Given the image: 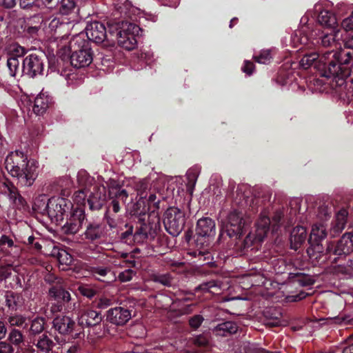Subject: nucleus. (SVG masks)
Segmentation results:
<instances>
[{"label":"nucleus","mask_w":353,"mask_h":353,"mask_svg":"<svg viewBox=\"0 0 353 353\" xmlns=\"http://www.w3.org/2000/svg\"><path fill=\"white\" fill-rule=\"evenodd\" d=\"M270 217L261 214L256 223L254 233L250 232L245 239L242 236L247 231L248 222L242 211L234 210L221 222V233L219 239L225 232L230 238L235 239L234 249L239 254H244L254 243H261L269 232Z\"/></svg>","instance_id":"1"},{"label":"nucleus","mask_w":353,"mask_h":353,"mask_svg":"<svg viewBox=\"0 0 353 353\" xmlns=\"http://www.w3.org/2000/svg\"><path fill=\"white\" fill-rule=\"evenodd\" d=\"M301 56L300 66L305 70L314 66L321 77L344 78L352 72L350 63L353 59V48L349 50L327 51L321 56L316 52L308 51Z\"/></svg>","instance_id":"2"},{"label":"nucleus","mask_w":353,"mask_h":353,"mask_svg":"<svg viewBox=\"0 0 353 353\" xmlns=\"http://www.w3.org/2000/svg\"><path fill=\"white\" fill-rule=\"evenodd\" d=\"M327 230L323 224H314L308 239L310 245L307 253L310 259L319 264L332 260V256H336L332 263H336L337 259L345 257L353 252V234H344L337 241L326 243L325 246L322 241L327 236Z\"/></svg>","instance_id":"3"},{"label":"nucleus","mask_w":353,"mask_h":353,"mask_svg":"<svg viewBox=\"0 0 353 353\" xmlns=\"http://www.w3.org/2000/svg\"><path fill=\"white\" fill-rule=\"evenodd\" d=\"M5 168L21 186H31L38 175L37 163L28 160L27 154L20 150L11 152L6 157Z\"/></svg>","instance_id":"4"},{"label":"nucleus","mask_w":353,"mask_h":353,"mask_svg":"<svg viewBox=\"0 0 353 353\" xmlns=\"http://www.w3.org/2000/svg\"><path fill=\"white\" fill-rule=\"evenodd\" d=\"M215 235L214 220L210 217H202L197 221L194 238L198 250L193 252V254L199 258V261L209 263L211 253L208 252V249Z\"/></svg>","instance_id":"5"},{"label":"nucleus","mask_w":353,"mask_h":353,"mask_svg":"<svg viewBox=\"0 0 353 353\" xmlns=\"http://www.w3.org/2000/svg\"><path fill=\"white\" fill-rule=\"evenodd\" d=\"M127 230L121 232L120 239L122 242L132 245L133 243H142L147 239H154L158 230H159V223L156 217L149 224H143L141 226H137L135 232H133L132 225L125 224Z\"/></svg>","instance_id":"6"},{"label":"nucleus","mask_w":353,"mask_h":353,"mask_svg":"<svg viewBox=\"0 0 353 353\" xmlns=\"http://www.w3.org/2000/svg\"><path fill=\"white\" fill-rule=\"evenodd\" d=\"M48 296L52 301L50 310L53 314L58 312L65 313L72 308L70 293L61 285H52L49 288Z\"/></svg>","instance_id":"7"},{"label":"nucleus","mask_w":353,"mask_h":353,"mask_svg":"<svg viewBox=\"0 0 353 353\" xmlns=\"http://www.w3.org/2000/svg\"><path fill=\"white\" fill-rule=\"evenodd\" d=\"M163 224L166 231L172 236H177L185 224L184 211L176 207L168 208L163 214Z\"/></svg>","instance_id":"8"},{"label":"nucleus","mask_w":353,"mask_h":353,"mask_svg":"<svg viewBox=\"0 0 353 353\" xmlns=\"http://www.w3.org/2000/svg\"><path fill=\"white\" fill-rule=\"evenodd\" d=\"M86 196H88L87 203L89 209L91 211L99 210L105 205L107 201L105 187L94 185L88 195H87L85 190H79L77 192L75 201L77 203L82 201L84 203Z\"/></svg>","instance_id":"9"},{"label":"nucleus","mask_w":353,"mask_h":353,"mask_svg":"<svg viewBox=\"0 0 353 353\" xmlns=\"http://www.w3.org/2000/svg\"><path fill=\"white\" fill-rule=\"evenodd\" d=\"M73 210L72 203L68 199L53 196L50 199V210L48 217L52 223L61 225L67 216Z\"/></svg>","instance_id":"10"},{"label":"nucleus","mask_w":353,"mask_h":353,"mask_svg":"<svg viewBox=\"0 0 353 353\" xmlns=\"http://www.w3.org/2000/svg\"><path fill=\"white\" fill-rule=\"evenodd\" d=\"M128 196V191H121L117 196H108L110 202L106 207L104 218L110 228H117L119 223L117 215L122 211Z\"/></svg>","instance_id":"11"},{"label":"nucleus","mask_w":353,"mask_h":353,"mask_svg":"<svg viewBox=\"0 0 353 353\" xmlns=\"http://www.w3.org/2000/svg\"><path fill=\"white\" fill-rule=\"evenodd\" d=\"M46 56L32 53L26 56L22 62L21 75L28 78H36L43 74Z\"/></svg>","instance_id":"12"},{"label":"nucleus","mask_w":353,"mask_h":353,"mask_svg":"<svg viewBox=\"0 0 353 353\" xmlns=\"http://www.w3.org/2000/svg\"><path fill=\"white\" fill-rule=\"evenodd\" d=\"M85 222L87 219L85 210L81 208H73L69 216L65 218L64 222L59 225L63 234L74 235L82 228Z\"/></svg>","instance_id":"13"},{"label":"nucleus","mask_w":353,"mask_h":353,"mask_svg":"<svg viewBox=\"0 0 353 353\" xmlns=\"http://www.w3.org/2000/svg\"><path fill=\"white\" fill-rule=\"evenodd\" d=\"M150 210L148 207L146 203V194L144 192L140 193V197L134 203L130 208V214L132 219L137 223H139L140 226L143 224H149L154 219H149L146 221V217H148V212Z\"/></svg>","instance_id":"14"},{"label":"nucleus","mask_w":353,"mask_h":353,"mask_svg":"<svg viewBox=\"0 0 353 353\" xmlns=\"http://www.w3.org/2000/svg\"><path fill=\"white\" fill-rule=\"evenodd\" d=\"M105 319L103 321V326L111 323L116 326L125 325L132 318L131 310L123 307H115L109 309L105 315Z\"/></svg>","instance_id":"15"},{"label":"nucleus","mask_w":353,"mask_h":353,"mask_svg":"<svg viewBox=\"0 0 353 353\" xmlns=\"http://www.w3.org/2000/svg\"><path fill=\"white\" fill-rule=\"evenodd\" d=\"M87 39L96 44L107 42L108 32L104 23L93 21L87 24L85 28Z\"/></svg>","instance_id":"16"},{"label":"nucleus","mask_w":353,"mask_h":353,"mask_svg":"<svg viewBox=\"0 0 353 353\" xmlns=\"http://www.w3.org/2000/svg\"><path fill=\"white\" fill-rule=\"evenodd\" d=\"M83 239L91 243L98 242L105 234V225L96 221L85 222Z\"/></svg>","instance_id":"17"},{"label":"nucleus","mask_w":353,"mask_h":353,"mask_svg":"<svg viewBox=\"0 0 353 353\" xmlns=\"http://www.w3.org/2000/svg\"><path fill=\"white\" fill-rule=\"evenodd\" d=\"M75 327V321L66 315L58 314L52 321V328L61 335L70 334L74 330Z\"/></svg>","instance_id":"18"},{"label":"nucleus","mask_w":353,"mask_h":353,"mask_svg":"<svg viewBox=\"0 0 353 353\" xmlns=\"http://www.w3.org/2000/svg\"><path fill=\"white\" fill-rule=\"evenodd\" d=\"M327 32L318 31L312 32L310 39H312V43L314 45H321L323 47H328L334 43L339 34L337 28H327Z\"/></svg>","instance_id":"19"},{"label":"nucleus","mask_w":353,"mask_h":353,"mask_svg":"<svg viewBox=\"0 0 353 353\" xmlns=\"http://www.w3.org/2000/svg\"><path fill=\"white\" fill-rule=\"evenodd\" d=\"M105 315L103 316L100 312L87 309L79 317L78 323L82 327H92L100 325Z\"/></svg>","instance_id":"20"},{"label":"nucleus","mask_w":353,"mask_h":353,"mask_svg":"<svg viewBox=\"0 0 353 353\" xmlns=\"http://www.w3.org/2000/svg\"><path fill=\"white\" fill-rule=\"evenodd\" d=\"M89 272L98 281L110 284L116 280V276L110 266L93 265L89 267Z\"/></svg>","instance_id":"21"},{"label":"nucleus","mask_w":353,"mask_h":353,"mask_svg":"<svg viewBox=\"0 0 353 353\" xmlns=\"http://www.w3.org/2000/svg\"><path fill=\"white\" fill-rule=\"evenodd\" d=\"M130 28H132V29H137L136 24L128 23L124 21L109 23L108 30H107L108 32L107 44L114 45L116 41L118 39V37L121 35V32H123V30H126Z\"/></svg>","instance_id":"22"},{"label":"nucleus","mask_w":353,"mask_h":353,"mask_svg":"<svg viewBox=\"0 0 353 353\" xmlns=\"http://www.w3.org/2000/svg\"><path fill=\"white\" fill-rule=\"evenodd\" d=\"M136 28L137 29L130 28L123 30V32H121V35L119 36L118 39L116 41L118 46L127 50L134 49L137 43L136 35L140 30L139 27L137 25Z\"/></svg>","instance_id":"23"},{"label":"nucleus","mask_w":353,"mask_h":353,"mask_svg":"<svg viewBox=\"0 0 353 353\" xmlns=\"http://www.w3.org/2000/svg\"><path fill=\"white\" fill-rule=\"evenodd\" d=\"M3 186L4 192L8 195L10 200L14 206L18 210H25L27 204L26 201L20 194L17 188L8 179L3 183Z\"/></svg>","instance_id":"24"},{"label":"nucleus","mask_w":353,"mask_h":353,"mask_svg":"<svg viewBox=\"0 0 353 353\" xmlns=\"http://www.w3.org/2000/svg\"><path fill=\"white\" fill-rule=\"evenodd\" d=\"M350 66L352 69V74L344 78H341L339 77H332L336 79V83L340 85V88L339 92H340V96L341 98H346L347 100L353 101V58L351 60V63H350Z\"/></svg>","instance_id":"25"},{"label":"nucleus","mask_w":353,"mask_h":353,"mask_svg":"<svg viewBox=\"0 0 353 353\" xmlns=\"http://www.w3.org/2000/svg\"><path fill=\"white\" fill-rule=\"evenodd\" d=\"M70 53L85 52H92L91 41L84 38L83 34H77L72 37L69 42Z\"/></svg>","instance_id":"26"},{"label":"nucleus","mask_w":353,"mask_h":353,"mask_svg":"<svg viewBox=\"0 0 353 353\" xmlns=\"http://www.w3.org/2000/svg\"><path fill=\"white\" fill-rule=\"evenodd\" d=\"M94 52H78L70 53V64L75 68L88 67L93 61Z\"/></svg>","instance_id":"27"},{"label":"nucleus","mask_w":353,"mask_h":353,"mask_svg":"<svg viewBox=\"0 0 353 353\" xmlns=\"http://www.w3.org/2000/svg\"><path fill=\"white\" fill-rule=\"evenodd\" d=\"M307 231L305 227L296 226L294 228L290 236V248L295 251L305 242Z\"/></svg>","instance_id":"28"},{"label":"nucleus","mask_w":353,"mask_h":353,"mask_svg":"<svg viewBox=\"0 0 353 353\" xmlns=\"http://www.w3.org/2000/svg\"><path fill=\"white\" fill-rule=\"evenodd\" d=\"M30 341L42 353H50L55 345L46 333L32 338Z\"/></svg>","instance_id":"29"},{"label":"nucleus","mask_w":353,"mask_h":353,"mask_svg":"<svg viewBox=\"0 0 353 353\" xmlns=\"http://www.w3.org/2000/svg\"><path fill=\"white\" fill-rule=\"evenodd\" d=\"M46 324V319L45 317L37 316L32 319L28 323L30 327L28 330V336L29 339L37 337L39 335L43 334Z\"/></svg>","instance_id":"30"},{"label":"nucleus","mask_w":353,"mask_h":353,"mask_svg":"<svg viewBox=\"0 0 353 353\" xmlns=\"http://www.w3.org/2000/svg\"><path fill=\"white\" fill-rule=\"evenodd\" d=\"M317 21L325 28H338L336 16L329 10H321L318 14Z\"/></svg>","instance_id":"31"},{"label":"nucleus","mask_w":353,"mask_h":353,"mask_svg":"<svg viewBox=\"0 0 353 353\" xmlns=\"http://www.w3.org/2000/svg\"><path fill=\"white\" fill-rule=\"evenodd\" d=\"M52 98L44 94L38 95L34 101L33 111L37 115H41L46 112L52 104Z\"/></svg>","instance_id":"32"},{"label":"nucleus","mask_w":353,"mask_h":353,"mask_svg":"<svg viewBox=\"0 0 353 353\" xmlns=\"http://www.w3.org/2000/svg\"><path fill=\"white\" fill-rule=\"evenodd\" d=\"M238 330L237 324L234 321H225L219 323L214 329V332L216 335L221 336H228L235 334Z\"/></svg>","instance_id":"33"},{"label":"nucleus","mask_w":353,"mask_h":353,"mask_svg":"<svg viewBox=\"0 0 353 353\" xmlns=\"http://www.w3.org/2000/svg\"><path fill=\"white\" fill-rule=\"evenodd\" d=\"M6 305L9 310H17V307L23 304V297L21 294L8 291L5 295Z\"/></svg>","instance_id":"34"},{"label":"nucleus","mask_w":353,"mask_h":353,"mask_svg":"<svg viewBox=\"0 0 353 353\" xmlns=\"http://www.w3.org/2000/svg\"><path fill=\"white\" fill-rule=\"evenodd\" d=\"M7 57L11 59H17L23 57L28 52V50L20 46L18 43H12L6 48Z\"/></svg>","instance_id":"35"},{"label":"nucleus","mask_w":353,"mask_h":353,"mask_svg":"<svg viewBox=\"0 0 353 353\" xmlns=\"http://www.w3.org/2000/svg\"><path fill=\"white\" fill-rule=\"evenodd\" d=\"M194 298V294L192 293H185L181 297H177L176 299V303H179V305L181 306V312L183 314H188L192 312L193 308L194 307V304H185L190 301H192Z\"/></svg>","instance_id":"36"},{"label":"nucleus","mask_w":353,"mask_h":353,"mask_svg":"<svg viewBox=\"0 0 353 353\" xmlns=\"http://www.w3.org/2000/svg\"><path fill=\"white\" fill-rule=\"evenodd\" d=\"M348 212L346 209L340 210L336 214L335 220L332 223V228L334 232H341L346 225Z\"/></svg>","instance_id":"37"},{"label":"nucleus","mask_w":353,"mask_h":353,"mask_svg":"<svg viewBox=\"0 0 353 353\" xmlns=\"http://www.w3.org/2000/svg\"><path fill=\"white\" fill-rule=\"evenodd\" d=\"M290 279L292 282L297 283L303 287L312 285L315 282L310 275L301 272L290 273Z\"/></svg>","instance_id":"38"},{"label":"nucleus","mask_w":353,"mask_h":353,"mask_svg":"<svg viewBox=\"0 0 353 353\" xmlns=\"http://www.w3.org/2000/svg\"><path fill=\"white\" fill-rule=\"evenodd\" d=\"M32 209L37 213L42 215L47 214L48 216L50 212V199L47 201L45 197L36 199L34 202Z\"/></svg>","instance_id":"39"},{"label":"nucleus","mask_w":353,"mask_h":353,"mask_svg":"<svg viewBox=\"0 0 353 353\" xmlns=\"http://www.w3.org/2000/svg\"><path fill=\"white\" fill-rule=\"evenodd\" d=\"M21 9L25 11L38 12L43 6L41 0H19Z\"/></svg>","instance_id":"40"},{"label":"nucleus","mask_w":353,"mask_h":353,"mask_svg":"<svg viewBox=\"0 0 353 353\" xmlns=\"http://www.w3.org/2000/svg\"><path fill=\"white\" fill-rule=\"evenodd\" d=\"M152 280L154 283H158L164 286L170 287L172 285L173 277L170 273L156 274L152 276Z\"/></svg>","instance_id":"41"},{"label":"nucleus","mask_w":353,"mask_h":353,"mask_svg":"<svg viewBox=\"0 0 353 353\" xmlns=\"http://www.w3.org/2000/svg\"><path fill=\"white\" fill-rule=\"evenodd\" d=\"M210 333H203L196 336L193 339L194 344L199 347L208 348L210 346Z\"/></svg>","instance_id":"42"},{"label":"nucleus","mask_w":353,"mask_h":353,"mask_svg":"<svg viewBox=\"0 0 353 353\" xmlns=\"http://www.w3.org/2000/svg\"><path fill=\"white\" fill-rule=\"evenodd\" d=\"M107 186L108 188V196L112 195L117 196L121 191H127L121 188L119 181L113 179H109L107 183Z\"/></svg>","instance_id":"43"},{"label":"nucleus","mask_w":353,"mask_h":353,"mask_svg":"<svg viewBox=\"0 0 353 353\" xmlns=\"http://www.w3.org/2000/svg\"><path fill=\"white\" fill-rule=\"evenodd\" d=\"M8 339L10 343L19 345L23 341V335L20 330L12 328L8 334Z\"/></svg>","instance_id":"44"},{"label":"nucleus","mask_w":353,"mask_h":353,"mask_svg":"<svg viewBox=\"0 0 353 353\" xmlns=\"http://www.w3.org/2000/svg\"><path fill=\"white\" fill-rule=\"evenodd\" d=\"M6 65L11 77H16L20 72V63L17 59H11L7 57Z\"/></svg>","instance_id":"45"},{"label":"nucleus","mask_w":353,"mask_h":353,"mask_svg":"<svg viewBox=\"0 0 353 353\" xmlns=\"http://www.w3.org/2000/svg\"><path fill=\"white\" fill-rule=\"evenodd\" d=\"M76 6L74 0H61L59 3V12L62 14H70Z\"/></svg>","instance_id":"46"},{"label":"nucleus","mask_w":353,"mask_h":353,"mask_svg":"<svg viewBox=\"0 0 353 353\" xmlns=\"http://www.w3.org/2000/svg\"><path fill=\"white\" fill-rule=\"evenodd\" d=\"M26 318L21 314L10 316L8 321L11 326L28 327V323L26 322Z\"/></svg>","instance_id":"47"},{"label":"nucleus","mask_w":353,"mask_h":353,"mask_svg":"<svg viewBox=\"0 0 353 353\" xmlns=\"http://www.w3.org/2000/svg\"><path fill=\"white\" fill-rule=\"evenodd\" d=\"M284 217V213L282 210H276L272 216V221H270L269 229L270 228V225H272V232H276L279 228L281 221ZM270 221H271L270 219Z\"/></svg>","instance_id":"48"},{"label":"nucleus","mask_w":353,"mask_h":353,"mask_svg":"<svg viewBox=\"0 0 353 353\" xmlns=\"http://www.w3.org/2000/svg\"><path fill=\"white\" fill-rule=\"evenodd\" d=\"M77 290L82 296L89 299H92L97 293V291L94 288L85 284L80 285Z\"/></svg>","instance_id":"49"},{"label":"nucleus","mask_w":353,"mask_h":353,"mask_svg":"<svg viewBox=\"0 0 353 353\" xmlns=\"http://www.w3.org/2000/svg\"><path fill=\"white\" fill-rule=\"evenodd\" d=\"M332 213V206L323 203L318 208L317 216L321 221L327 220L331 216Z\"/></svg>","instance_id":"50"},{"label":"nucleus","mask_w":353,"mask_h":353,"mask_svg":"<svg viewBox=\"0 0 353 353\" xmlns=\"http://www.w3.org/2000/svg\"><path fill=\"white\" fill-rule=\"evenodd\" d=\"M253 59L259 63L267 64L270 62L272 56L270 50H261L259 54L254 55Z\"/></svg>","instance_id":"51"},{"label":"nucleus","mask_w":353,"mask_h":353,"mask_svg":"<svg viewBox=\"0 0 353 353\" xmlns=\"http://www.w3.org/2000/svg\"><path fill=\"white\" fill-rule=\"evenodd\" d=\"M216 282L214 280H211L209 281L203 282L196 286L194 288L195 292H202L203 293L205 292H210V290L213 288H216Z\"/></svg>","instance_id":"52"},{"label":"nucleus","mask_w":353,"mask_h":353,"mask_svg":"<svg viewBox=\"0 0 353 353\" xmlns=\"http://www.w3.org/2000/svg\"><path fill=\"white\" fill-rule=\"evenodd\" d=\"M162 198V196L159 194V197H158V199L157 201H155L154 202H152L151 203V212L148 215V218H149V219H154L155 217L157 219H158V221H159V223L160 224V219L158 216V213H157V211L159 210L160 208V203H161V199Z\"/></svg>","instance_id":"53"},{"label":"nucleus","mask_w":353,"mask_h":353,"mask_svg":"<svg viewBox=\"0 0 353 353\" xmlns=\"http://www.w3.org/2000/svg\"><path fill=\"white\" fill-rule=\"evenodd\" d=\"M203 321L204 319L202 315L196 314L190 318L189 325L191 328L196 330L201 326Z\"/></svg>","instance_id":"54"},{"label":"nucleus","mask_w":353,"mask_h":353,"mask_svg":"<svg viewBox=\"0 0 353 353\" xmlns=\"http://www.w3.org/2000/svg\"><path fill=\"white\" fill-rule=\"evenodd\" d=\"M134 272L131 269H127L119 274V279L121 282H128L132 279Z\"/></svg>","instance_id":"55"},{"label":"nucleus","mask_w":353,"mask_h":353,"mask_svg":"<svg viewBox=\"0 0 353 353\" xmlns=\"http://www.w3.org/2000/svg\"><path fill=\"white\" fill-rule=\"evenodd\" d=\"M112 303V301L110 299L103 297L100 298L97 302H96V307L99 309H106L109 306H110Z\"/></svg>","instance_id":"56"},{"label":"nucleus","mask_w":353,"mask_h":353,"mask_svg":"<svg viewBox=\"0 0 353 353\" xmlns=\"http://www.w3.org/2000/svg\"><path fill=\"white\" fill-rule=\"evenodd\" d=\"M309 294L305 291H301L296 294L288 296L287 299L289 302H297L304 299Z\"/></svg>","instance_id":"57"},{"label":"nucleus","mask_w":353,"mask_h":353,"mask_svg":"<svg viewBox=\"0 0 353 353\" xmlns=\"http://www.w3.org/2000/svg\"><path fill=\"white\" fill-rule=\"evenodd\" d=\"M341 26L346 31H353V12L350 17L343 20Z\"/></svg>","instance_id":"58"},{"label":"nucleus","mask_w":353,"mask_h":353,"mask_svg":"<svg viewBox=\"0 0 353 353\" xmlns=\"http://www.w3.org/2000/svg\"><path fill=\"white\" fill-rule=\"evenodd\" d=\"M27 243L32 246L35 252H40L42 249V245L38 241H35V237L34 236H30L28 238Z\"/></svg>","instance_id":"59"},{"label":"nucleus","mask_w":353,"mask_h":353,"mask_svg":"<svg viewBox=\"0 0 353 353\" xmlns=\"http://www.w3.org/2000/svg\"><path fill=\"white\" fill-rule=\"evenodd\" d=\"M0 353H14L13 347L6 341L0 342Z\"/></svg>","instance_id":"60"},{"label":"nucleus","mask_w":353,"mask_h":353,"mask_svg":"<svg viewBox=\"0 0 353 353\" xmlns=\"http://www.w3.org/2000/svg\"><path fill=\"white\" fill-rule=\"evenodd\" d=\"M14 245L12 239L6 235H2L0 239V246L4 248L6 246L11 248Z\"/></svg>","instance_id":"61"},{"label":"nucleus","mask_w":353,"mask_h":353,"mask_svg":"<svg viewBox=\"0 0 353 353\" xmlns=\"http://www.w3.org/2000/svg\"><path fill=\"white\" fill-rule=\"evenodd\" d=\"M254 68V65L252 62L250 61H245L244 65L242 67V70L243 72L246 73L248 75L252 74Z\"/></svg>","instance_id":"62"},{"label":"nucleus","mask_w":353,"mask_h":353,"mask_svg":"<svg viewBox=\"0 0 353 353\" xmlns=\"http://www.w3.org/2000/svg\"><path fill=\"white\" fill-rule=\"evenodd\" d=\"M40 29V26H27L25 28V32L28 34L30 37H34L37 35V32Z\"/></svg>","instance_id":"63"},{"label":"nucleus","mask_w":353,"mask_h":353,"mask_svg":"<svg viewBox=\"0 0 353 353\" xmlns=\"http://www.w3.org/2000/svg\"><path fill=\"white\" fill-rule=\"evenodd\" d=\"M19 0H0V5L6 9H12L16 6Z\"/></svg>","instance_id":"64"}]
</instances>
